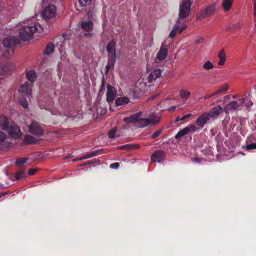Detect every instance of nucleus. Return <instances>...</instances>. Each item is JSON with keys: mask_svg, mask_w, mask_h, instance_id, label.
I'll return each mask as SVG.
<instances>
[{"mask_svg": "<svg viewBox=\"0 0 256 256\" xmlns=\"http://www.w3.org/2000/svg\"><path fill=\"white\" fill-rule=\"evenodd\" d=\"M180 20L176 22V24L174 26L173 29L171 31L170 34V37L173 38L176 37L177 34H181L184 30H186L187 28L186 26L183 24L182 26H180L178 24H180Z\"/></svg>", "mask_w": 256, "mask_h": 256, "instance_id": "11", "label": "nucleus"}, {"mask_svg": "<svg viewBox=\"0 0 256 256\" xmlns=\"http://www.w3.org/2000/svg\"><path fill=\"white\" fill-rule=\"evenodd\" d=\"M197 130L196 127L193 125L190 124L188 126H186L184 128L180 130L175 136V138L176 140H180L181 138L185 136L186 134H188L190 132H195Z\"/></svg>", "mask_w": 256, "mask_h": 256, "instance_id": "8", "label": "nucleus"}, {"mask_svg": "<svg viewBox=\"0 0 256 256\" xmlns=\"http://www.w3.org/2000/svg\"><path fill=\"white\" fill-rule=\"evenodd\" d=\"M142 115V113L140 112L136 114H134L131 116V118L133 122V123L138 124V122L142 118L141 117Z\"/></svg>", "mask_w": 256, "mask_h": 256, "instance_id": "35", "label": "nucleus"}, {"mask_svg": "<svg viewBox=\"0 0 256 256\" xmlns=\"http://www.w3.org/2000/svg\"><path fill=\"white\" fill-rule=\"evenodd\" d=\"M92 15L91 14V11L90 10V17L92 18Z\"/></svg>", "mask_w": 256, "mask_h": 256, "instance_id": "60", "label": "nucleus"}, {"mask_svg": "<svg viewBox=\"0 0 256 256\" xmlns=\"http://www.w3.org/2000/svg\"><path fill=\"white\" fill-rule=\"evenodd\" d=\"M180 96L183 100H187L190 98L191 94L190 92L182 90L180 91Z\"/></svg>", "mask_w": 256, "mask_h": 256, "instance_id": "36", "label": "nucleus"}, {"mask_svg": "<svg viewBox=\"0 0 256 256\" xmlns=\"http://www.w3.org/2000/svg\"><path fill=\"white\" fill-rule=\"evenodd\" d=\"M99 153H100V152L98 150H96L91 153L88 154L83 156L82 157L74 159L72 161L74 162H76L77 161L82 160H87V159L97 156L98 155Z\"/></svg>", "mask_w": 256, "mask_h": 256, "instance_id": "26", "label": "nucleus"}, {"mask_svg": "<svg viewBox=\"0 0 256 256\" xmlns=\"http://www.w3.org/2000/svg\"><path fill=\"white\" fill-rule=\"evenodd\" d=\"M0 124L2 129L7 131L11 138L18 140L21 138L22 133L20 127L14 123L10 124L6 118H1Z\"/></svg>", "mask_w": 256, "mask_h": 256, "instance_id": "2", "label": "nucleus"}, {"mask_svg": "<svg viewBox=\"0 0 256 256\" xmlns=\"http://www.w3.org/2000/svg\"><path fill=\"white\" fill-rule=\"evenodd\" d=\"M238 102V107L239 108H240V106H244L243 98H242L239 99Z\"/></svg>", "mask_w": 256, "mask_h": 256, "instance_id": "52", "label": "nucleus"}, {"mask_svg": "<svg viewBox=\"0 0 256 256\" xmlns=\"http://www.w3.org/2000/svg\"><path fill=\"white\" fill-rule=\"evenodd\" d=\"M114 65H112V64L111 63H110V62H108V64L106 65V74H108L109 72V71L110 70L114 68Z\"/></svg>", "mask_w": 256, "mask_h": 256, "instance_id": "46", "label": "nucleus"}, {"mask_svg": "<svg viewBox=\"0 0 256 256\" xmlns=\"http://www.w3.org/2000/svg\"><path fill=\"white\" fill-rule=\"evenodd\" d=\"M6 138V134L3 132H0V144L4 142Z\"/></svg>", "mask_w": 256, "mask_h": 256, "instance_id": "44", "label": "nucleus"}, {"mask_svg": "<svg viewBox=\"0 0 256 256\" xmlns=\"http://www.w3.org/2000/svg\"><path fill=\"white\" fill-rule=\"evenodd\" d=\"M2 196H5L6 195L8 194L7 192H3L2 194Z\"/></svg>", "mask_w": 256, "mask_h": 256, "instance_id": "59", "label": "nucleus"}, {"mask_svg": "<svg viewBox=\"0 0 256 256\" xmlns=\"http://www.w3.org/2000/svg\"><path fill=\"white\" fill-rule=\"evenodd\" d=\"M15 69V66L12 63H7L0 70V73L5 76L10 74Z\"/></svg>", "mask_w": 256, "mask_h": 256, "instance_id": "17", "label": "nucleus"}, {"mask_svg": "<svg viewBox=\"0 0 256 256\" xmlns=\"http://www.w3.org/2000/svg\"><path fill=\"white\" fill-rule=\"evenodd\" d=\"M240 26H241L240 24L238 23V24L230 26L229 27H228L226 28V30H236V29L240 28Z\"/></svg>", "mask_w": 256, "mask_h": 256, "instance_id": "42", "label": "nucleus"}, {"mask_svg": "<svg viewBox=\"0 0 256 256\" xmlns=\"http://www.w3.org/2000/svg\"><path fill=\"white\" fill-rule=\"evenodd\" d=\"M107 89L106 100L108 103H112L116 98V91L115 88L110 84L108 85Z\"/></svg>", "mask_w": 256, "mask_h": 256, "instance_id": "13", "label": "nucleus"}, {"mask_svg": "<svg viewBox=\"0 0 256 256\" xmlns=\"http://www.w3.org/2000/svg\"><path fill=\"white\" fill-rule=\"evenodd\" d=\"M19 92L30 98L32 94V86H30L28 84H22L19 88Z\"/></svg>", "mask_w": 256, "mask_h": 256, "instance_id": "16", "label": "nucleus"}, {"mask_svg": "<svg viewBox=\"0 0 256 256\" xmlns=\"http://www.w3.org/2000/svg\"><path fill=\"white\" fill-rule=\"evenodd\" d=\"M20 44L19 38L14 36H9L4 40L3 44L6 48H12Z\"/></svg>", "mask_w": 256, "mask_h": 256, "instance_id": "10", "label": "nucleus"}, {"mask_svg": "<svg viewBox=\"0 0 256 256\" xmlns=\"http://www.w3.org/2000/svg\"><path fill=\"white\" fill-rule=\"evenodd\" d=\"M162 72L160 69H156L154 70L148 77V82L151 83L156 80L162 76Z\"/></svg>", "mask_w": 256, "mask_h": 256, "instance_id": "15", "label": "nucleus"}, {"mask_svg": "<svg viewBox=\"0 0 256 256\" xmlns=\"http://www.w3.org/2000/svg\"><path fill=\"white\" fill-rule=\"evenodd\" d=\"M26 78L30 82H34L37 80V74L34 70H32L26 72Z\"/></svg>", "mask_w": 256, "mask_h": 256, "instance_id": "28", "label": "nucleus"}, {"mask_svg": "<svg viewBox=\"0 0 256 256\" xmlns=\"http://www.w3.org/2000/svg\"><path fill=\"white\" fill-rule=\"evenodd\" d=\"M238 108V102H232L226 106L224 112L226 113H228L230 112L236 110Z\"/></svg>", "mask_w": 256, "mask_h": 256, "instance_id": "23", "label": "nucleus"}, {"mask_svg": "<svg viewBox=\"0 0 256 256\" xmlns=\"http://www.w3.org/2000/svg\"><path fill=\"white\" fill-rule=\"evenodd\" d=\"M140 148L138 144H128L122 146H119L117 148L118 150H132L138 149Z\"/></svg>", "mask_w": 256, "mask_h": 256, "instance_id": "24", "label": "nucleus"}, {"mask_svg": "<svg viewBox=\"0 0 256 256\" xmlns=\"http://www.w3.org/2000/svg\"><path fill=\"white\" fill-rule=\"evenodd\" d=\"M99 153H100V152L98 150H96L91 153L88 154L83 156L82 157L74 159L72 161L74 162H76L77 161L82 160H87V159L97 156L98 155Z\"/></svg>", "mask_w": 256, "mask_h": 256, "instance_id": "25", "label": "nucleus"}, {"mask_svg": "<svg viewBox=\"0 0 256 256\" xmlns=\"http://www.w3.org/2000/svg\"><path fill=\"white\" fill-rule=\"evenodd\" d=\"M176 108V106H172L169 109V110L174 111V110H175Z\"/></svg>", "mask_w": 256, "mask_h": 256, "instance_id": "57", "label": "nucleus"}, {"mask_svg": "<svg viewBox=\"0 0 256 256\" xmlns=\"http://www.w3.org/2000/svg\"><path fill=\"white\" fill-rule=\"evenodd\" d=\"M81 26L82 29L88 32H91L94 30V23L90 20L82 22Z\"/></svg>", "mask_w": 256, "mask_h": 256, "instance_id": "20", "label": "nucleus"}, {"mask_svg": "<svg viewBox=\"0 0 256 256\" xmlns=\"http://www.w3.org/2000/svg\"><path fill=\"white\" fill-rule=\"evenodd\" d=\"M162 132V130H158L154 133L152 136V139H156L157 138H158L161 134Z\"/></svg>", "mask_w": 256, "mask_h": 256, "instance_id": "43", "label": "nucleus"}, {"mask_svg": "<svg viewBox=\"0 0 256 256\" xmlns=\"http://www.w3.org/2000/svg\"><path fill=\"white\" fill-rule=\"evenodd\" d=\"M218 58L220 59L218 65L220 66H224L226 61V55L224 50H221L219 52Z\"/></svg>", "mask_w": 256, "mask_h": 256, "instance_id": "30", "label": "nucleus"}, {"mask_svg": "<svg viewBox=\"0 0 256 256\" xmlns=\"http://www.w3.org/2000/svg\"><path fill=\"white\" fill-rule=\"evenodd\" d=\"M210 120L209 115L207 112H204L196 120V124L200 128H203Z\"/></svg>", "mask_w": 256, "mask_h": 256, "instance_id": "12", "label": "nucleus"}, {"mask_svg": "<svg viewBox=\"0 0 256 256\" xmlns=\"http://www.w3.org/2000/svg\"><path fill=\"white\" fill-rule=\"evenodd\" d=\"M117 60L116 52L110 54L108 56V62L112 64V65H115L116 62Z\"/></svg>", "mask_w": 256, "mask_h": 256, "instance_id": "37", "label": "nucleus"}, {"mask_svg": "<svg viewBox=\"0 0 256 256\" xmlns=\"http://www.w3.org/2000/svg\"><path fill=\"white\" fill-rule=\"evenodd\" d=\"M54 46L52 43H49L44 51V54L47 56H50V54L54 52Z\"/></svg>", "mask_w": 256, "mask_h": 256, "instance_id": "33", "label": "nucleus"}, {"mask_svg": "<svg viewBox=\"0 0 256 256\" xmlns=\"http://www.w3.org/2000/svg\"><path fill=\"white\" fill-rule=\"evenodd\" d=\"M92 1V0H78V3L76 4L77 10L82 11V10H79L78 8H86L91 4Z\"/></svg>", "mask_w": 256, "mask_h": 256, "instance_id": "22", "label": "nucleus"}, {"mask_svg": "<svg viewBox=\"0 0 256 256\" xmlns=\"http://www.w3.org/2000/svg\"><path fill=\"white\" fill-rule=\"evenodd\" d=\"M28 159L27 158H18L16 162V164L18 166L20 165V164H26L28 161Z\"/></svg>", "mask_w": 256, "mask_h": 256, "instance_id": "39", "label": "nucleus"}, {"mask_svg": "<svg viewBox=\"0 0 256 256\" xmlns=\"http://www.w3.org/2000/svg\"><path fill=\"white\" fill-rule=\"evenodd\" d=\"M204 41V39L203 38H200L198 40H196V43L198 44H202Z\"/></svg>", "mask_w": 256, "mask_h": 256, "instance_id": "50", "label": "nucleus"}, {"mask_svg": "<svg viewBox=\"0 0 256 256\" xmlns=\"http://www.w3.org/2000/svg\"><path fill=\"white\" fill-rule=\"evenodd\" d=\"M244 106L248 110L249 109L253 106V102H252L250 97L246 96L243 98Z\"/></svg>", "mask_w": 256, "mask_h": 256, "instance_id": "32", "label": "nucleus"}, {"mask_svg": "<svg viewBox=\"0 0 256 256\" xmlns=\"http://www.w3.org/2000/svg\"><path fill=\"white\" fill-rule=\"evenodd\" d=\"M105 80L104 78V77L102 78V84H101V90L100 91H102L104 88H105Z\"/></svg>", "mask_w": 256, "mask_h": 256, "instance_id": "51", "label": "nucleus"}, {"mask_svg": "<svg viewBox=\"0 0 256 256\" xmlns=\"http://www.w3.org/2000/svg\"><path fill=\"white\" fill-rule=\"evenodd\" d=\"M38 170V169L30 168L29 170L28 174L30 176H33L36 174Z\"/></svg>", "mask_w": 256, "mask_h": 256, "instance_id": "47", "label": "nucleus"}, {"mask_svg": "<svg viewBox=\"0 0 256 256\" xmlns=\"http://www.w3.org/2000/svg\"><path fill=\"white\" fill-rule=\"evenodd\" d=\"M130 102V100L127 97H120L116 99V104L117 106H121L128 104Z\"/></svg>", "mask_w": 256, "mask_h": 256, "instance_id": "29", "label": "nucleus"}, {"mask_svg": "<svg viewBox=\"0 0 256 256\" xmlns=\"http://www.w3.org/2000/svg\"><path fill=\"white\" fill-rule=\"evenodd\" d=\"M24 142L27 144H34L36 143L37 140L32 136L26 135L24 138Z\"/></svg>", "mask_w": 256, "mask_h": 256, "instance_id": "34", "label": "nucleus"}, {"mask_svg": "<svg viewBox=\"0 0 256 256\" xmlns=\"http://www.w3.org/2000/svg\"><path fill=\"white\" fill-rule=\"evenodd\" d=\"M168 54V48H164V45H162L161 46L160 51L158 52L157 54V58L160 60H164Z\"/></svg>", "mask_w": 256, "mask_h": 256, "instance_id": "19", "label": "nucleus"}, {"mask_svg": "<svg viewBox=\"0 0 256 256\" xmlns=\"http://www.w3.org/2000/svg\"><path fill=\"white\" fill-rule=\"evenodd\" d=\"M228 90V86H225L224 88L218 90L215 92L212 93V94L206 95L204 96V98L205 100H208L212 97L216 96L218 94H222V92H226Z\"/></svg>", "mask_w": 256, "mask_h": 256, "instance_id": "27", "label": "nucleus"}, {"mask_svg": "<svg viewBox=\"0 0 256 256\" xmlns=\"http://www.w3.org/2000/svg\"><path fill=\"white\" fill-rule=\"evenodd\" d=\"M203 68L206 70H210L214 68V65L211 62H207L204 64Z\"/></svg>", "mask_w": 256, "mask_h": 256, "instance_id": "41", "label": "nucleus"}, {"mask_svg": "<svg viewBox=\"0 0 256 256\" xmlns=\"http://www.w3.org/2000/svg\"><path fill=\"white\" fill-rule=\"evenodd\" d=\"M166 158V154L162 150L156 151L151 156V160L154 162L160 163Z\"/></svg>", "mask_w": 256, "mask_h": 256, "instance_id": "9", "label": "nucleus"}, {"mask_svg": "<svg viewBox=\"0 0 256 256\" xmlns=\"http://www.w3.org/2000/svg\"><path fill=\"white\" fill-rule=\"evenodd\" d=\"M216 11L215 5H210L208 6L206 9L202 10L200 12L197 14L196 18L198 20H201L207 17H209L214 14Z\"/></svg>", "mask_w": 256, "mask_h": 256, "instance_id": "6", "label": "nucleus"}, {"mask_svg": "<svg viewBox=\"0 0 256 256\" xmlns=\"http://www.w3.org/2000/svg\"><path fill=\"white\" fill-rule=\"evenodd\" d=\"M84 36L86 37V38H91L93 36V34L92 33H88V34H84Z\"/></svg>", "mask_w": 256, "mask_h": 256, "instance_id": "56", "label": "nucleus"}, {"mask_svg": "<svg viewBox=\"0 0 256 256\" xmlns=\"http://www.w3.org/2000/svg\"><path fill=\"white\" fill-rule=\"evenodd\" d=\"M192 2H182L180 6L179 20L185 19L188 17L190 13Z\"/></svg>", "mask_w": 256, "mask_h": 256, "instance_id": "4", "label": "nucleus"}, {"mask_svg": "<svg viewBox=\"0 0 256 256\" xmlns=\"http://www.w3.org/2000/svg\"><path fill=\"white\" fill-rule=\"evenodd\" d=\"M10 51H12V52H13V50H6L4 54V56L5 57V58H8L10 56Z\"/></svg>", "mask_w": 256, "mask_h": 256, "instance_id": "53", "label": "nucleus"}, {"mask_svg": "<svg viewBox=\"0 0 256 256\" xmlns=\"http://www.w3.org/2000/svg\"><path fill=\"white\" fill-rule=\"evenodd\" d=\"M234 0H224L222 6L225 11H229L232 6Z\"/></svg>", "mask_w": 256, "mask_h": 256, "instance_id": "31", "label": "nucleus"}, {"mask_svg": "<svg viewBox=\"0 0 256 256\" xmlns=\"http://www.w3.org/2000/svg\"><path fill=\"white\" fill-rule=\"evenodd\" d=\"M116 42L112 40L106 46V52L108 53L112 54L116 52Z\"/></svg>", "mask_w": 256, "mask_h": 256, "instance_id": "21", "label": "nucleus"}, {"mask_svg": "<svg viewBox=\"0 0 256 256\" xmlns=\"http://www.w3.org/2000/svg\"><path fill=\"white\" fill-rule=\"evenodd\" d=\"M116 132L117 130L116 128H114L110 130L108 132V138L110 139L114 138L116 136Z\"/></svg>", "mask_w": 256, "mask_h": 256, "instance_id": "40", "label": "nucleus"}, {"mask_svg": "<svg viewBox=\"0 0 256 256\" xmlns=\"http://www.w3.org/2000/svg\"><path fill=\"white\" fill-rule=\"evenodd\" d=\"M30 132L34 135L41 136L44 135V130L42 128L39 123L32 122L29 126Z\"/></svg>", "mask_w": 256, "mask_h": 256, "instance_id": "7", "label": "nucleus"}, {"mask_svg": "<svg viewBox=\"0 0 256 256\" xmlns=\"http://www.w3.org/2000/svg\"><path fill=\"white\" fill-rule=\"evenodd\" d=\"M57 10L55 6L53 4L46 6L42 12V15L44 20L52 19L55 18Z\"/></svg>", "mask_w": 256, "mask_h": 256, "instance_id": "5", "label": "nucleus"}, {"mask_svg": "<svg viewBox=\"0 0 256 256\" xmlns=\"http://www.w3.org/2000/svg\"><path fill=\"white\" fill-rule=\"evenodd\" d=\"M124 120L127 124L133 122L132 119L131 118V116L130 118H125Z\"/></svg>", "mask_w": 256, "mask_h": 256, "instance_id": "54", "label": "nucleus"}, {"mask_svg": "<svg viewBox=\"0 0 256 256\" xmlns=\"http://www.w3.org/2000/svg\"><path fill=\"white\" fill-rule=\"evenodd\" d=\"M2 194H0V198H2Z\"/></svg>", "mask_w": 256, "mask_h": 256, "instance_id": "61", "label": "nucleus"}, {"mask_svg": "<svg viewBox=\"0 0 256 256\" xmlns=\"http://www.w3.org/2000/svg\"><path fill=\"white\" fill-rule=\"evenodd\" d=\"M246 148L248 150H256V143L248 144Z\"/></svg>", "mask_w": 256, "mask_h": 256, "instance_id": "45", "label": "nucleus"}, {"mask_svg": "<svg viewBox=\"0 0 256 256\" xmlns=\"http://www.w3.org/2000/svg\"><path fill=\"white\" fill-rule=\"evenodd\" d=\"M224 109L220 106L214 108L210 112H207L210 118L213 120L217 118L218 116L224 112Z\"/></svg>", "mask_w": 256, "mask_h": 256, "instance_id": "14", "label": "nucleus"}, {"mask_svg": "<svg viewBox=\"0 0 256 256\" xmlns=\"http://www.w3.org/2000/svg\"><path fill=\"white\" fill-rule=\"evenodd\" d=\"M20 105L22 106V108L24 109H26L28 108V100L26 98H21L20 100Z\"/></svg>", "mask_w": 256, "mask_h": 256, "instance_id": "38", "label": "nucleus"}, {"mask_svg": "<svg viewBox=\"0 0 256 256\" xmlns=\"http://www.w3.org/2000/svg\"><path fill=\"white\" fill-rule=\"evenodd\" d=\"M160 118L152 115L148 118H141L136 126L140 128H144L148 126H155L160 122Z\"/></svg>", "mask_w": 256, "mask_h": 256, "instance_id": "3", "label": "nucleus"}, {"mask_svg": "<svg viewBox=\"0 0 256 256\" xmlns=\"http://www.w3.org/2000/svg\"><path fill=\"white\" fill-rule=\"evenodd\" d=\"M42 31V28L38 23H32L20 29L19 38L24 42L29 41L33 38L34 34H40Z\"/></svg>", "mask_w": 256, "mask_h": 256, "instance_id": "1", "label": "nucleus"}, {"mask_svg": "<svg viewBox=\"0 0 256 256\" xmlns=\"http://www.w3.org/2000/svg\"><path fill=\"white\" fill-rule=\"evenodd\" d=\"M120 167V164L118 162H116L113 164H112L110 166V168H112L118 169Z\"/></svg>", "mask_w": 256, "mask_h": 256, "instance_id": "49", "label": "nucleus"}, {"mask_svg": "<svg viewBox=\"0 0 256 256\" xmlns=\"http://www.w3.org/2000/svg\"><path fill=\"white\" fill-rule=\"evenodd\" d=\"M26 177V173L24 170H20L15 174L12 175L10 176V180L12 181H19L21 180L22 178Z\"/></svg>", "mask_w": 256, "mask_h": 256, "instance_id": "18", "label": "nucleus"}, {"mask_svg": "<svg viewBox=\"0 0 256 256\" xmlns=\"http://www.w3.org/2000/svg\"><path fill=\"white\" fill-rule=\"evenodd\" d=\"M191 116H192L191 114H187V115H186V116H184L183 117H182L181 118H178V120L183 121V120H186V119H187L188 118H190Z\"/></svg>", "mask_w": 256, "mask_h": 256, "instance_id": "48", "label": "nucleus"}, {"mask_svg": "<svg viewBox=\"0 0 256 256\" xmlns=\"http://www.w3.org/2000/svg\"><path fill=\"white\" fill-rule=\"evenodd\" d=\"M194 160L196 162H200V160L198 158H195L194 159Z\"/></svg>", "mask_w": 256, "mask_h": 256, "instance_id": "58", "label": "nucleus"}, {"mask_svg": "<svg viewBox=\"0 0 256 256\" xmlns=\"http://www.w3.org/2000/svg\"><path fill=\"white\" fill-rule=\"evenodd\" d=\"M254 16L256 18V0H254Z\"/></svg>", "mask_w": 256, "mask_h": 256, "instance_id": "55", "label": "nucleus"}]
</instances>
